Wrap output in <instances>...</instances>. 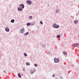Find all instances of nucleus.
Returning a JSON list of instances; mask_svg holds the SVG:
<instances>
[{"mask_svg": "<svg viewBox=\"0 0 79 79\" xmlns=\"http://www.w3.org/2000/svg\"><path fill=\"white\" fill-rule=\"evenodd\" d=\"M54 61L55 63H58L60 62V60H59V59L56 58H55L54 59Z\"/></svg>", "mask_w": 79, "mask_h": 79, "instance_id": "f257e3e1", "label": "nucleus"}, {"mask_svg": "<svg viewBox=\"0 0 79 79\" xmlns=\"http://www.w3.org/2000/svg\"><path fill=\"white\" fill-rule=\"evenodd\" d=\"M53 27H55V28H59L60 27L57 25H56V24H54L53 25Z\"/></svg>", "mask_w": 79, "mask_h": 79, "instance_id": "f03ea898", "label": "nucleus"}, {"mask_svg": "<svg viewBox=\"0 0 79 79\" xmlns=\"http://www.w3.org/2000/svg\"><path fill=\"white\" fill-rule=\"evenodd\" d=\"M78 46V44H73L72 45V47H77V46Z\"/></svg>", "mask_w": 79, "mask_h": 79, "instance_id": "7ed1b4c3", "label": "nucleus"}, {"mask_svg": "<svg viewBox=\"0 0 79 79\" xmlns=\"http://www.w3.org/2000/svg\"><path fill=\"white\" fill-rule=\"evenodd\" d=\"M19 6H20V7H21V8L23 9V8H24V5L23 4H22L19 5Z\"/></svg>", "mask_w": 79, "mask_h": 79, "instance_id": "20e7f679", "label": "nucleus"}, {"mask_svg": "<svg viewBox=\"0 0 79 79\" xmlns=\"http://www.w3.org/2000/svg\"><path fill=\"white\" fill-rule=\"evenodd\" d=\"M24 31V29L23 28L20 30V33H23Z\"/></svg>", "mask_w": 79, "mask_h": 79, "instance_id": "39448f33", "label": "nucleus"}, {"mask_svg": "<svg viewBox=\"0 0 79 79\" xmlns=\"http://www.w3.org/2000/svg\"><path fill=\"white\" fill-rule=\"evenodd\" d=\"M5 31H7V32H9L10 31V29L6 27L5 28Z\"/></svg>", "mask_w": 79, "mask_h": 79, "instance_id": "423d86ee", "label": "nucleus"}, {"mask_svg": "<svg viewBox=\"0 0 79 79\" xmlns=\"http://www.w3.org/2000/svg\"><path fill=\"white\" fill-rule=\"evenodd\" d=\"M27 3H28L29 5L31 4V1H27Z\"/></svg>", "mask_w": 79, "mask_h": 79, "instance_id": "0eeeda50", "label": "nucleus"}, {"mask_svg": "<svg viewBox=\"0 0 79 79\" xmlns=\"http://www.w3.org/2000/svg\"><path fill=\"white\" fill-rule=\"evenodd\" d=\"M11 23H14V22H15V20H14V19H12V20H11Z\"/></svg>", "mask_w": 79, "mask_h": 79, "instance_id": "6e6552de", "label": "nucleus"}, {"mask_svg": "<svg viewBox=\"0 0 79 79\" xmlns=\"http://www.w3.org/2000/svg\"><path fill=\"white\" fill-rule=\"evenodd\" d=\"M77 23H78L77 20H76L74 21V23H75V24H77Z\"/></svg>", "mask_w": 79, "mask_h": 79, "instance_id": "1a4fd4ad", "label": "nucleus"}, {"mask_svg": "<svg viewBox=\"0 0 79 79\" xmlns=\"http://www.w3.org/2000/svg\"><path fill=\"white\" fill-rule=\"evenodd\" d=\"M18 76L19 77H20V78L21 77V74H20L18 73Z\"/></svg>", "mask_w": 79, "mask_h": 79, "instance_id": "9d476101", "label": "nucleus"}, {"mask_svg": "<svg viewBox=\"0 0 79 79\" xmlns=\"http://www.w3.org/2000/svg\"><path fill=\"white\" fill-rule=\"evenodd\" d=\"M18 10L19 11H22V9L21 8H18Z\"/></svg>", "mask_w": 79, "mask_h": 79, "instance_id": "9b49d317", "label": "nucleus"}, {"mask_svg": "<svg viewBox=\"0 0 79 79\" xmlns=\"http://www.w3.org/2000/svg\"><path fill=\"white\" fill-rule=\"evenodd\" d=\"M28 34H29V32H27L25 33V35H28Z\"/></svg>", "mask_w": 79, "mask_h": 79, "instance_id": "f8f14e48", "label": "nucleus"}, {"mask_svg": "<svg viewBox=\"0 0 79 79\" xmlns=\"http://www.w3.org/2000/svg\"><path fill=\"white\" fill-rule=\"evenodd\" d=\"M26 64L27 66H29V64H30V63H29V62H27Z\"/></svg>", "mask_w": 79, "mask_h": 79, "instance_id": "ddd939ff", "label": "nucleus"}, {"mask_svg": "<svg viewBox=\"0 0 79 79\" xmlns=\"http://www.w3.org/2000/svg\"><path fill=\"white\" fill-rule=\"evenodd\" d=\"M31 25V24L30 23H28L27 24V26H30Z\"/></svg>", "mask_w": 79, "mask_h": 79, "instance_id": "4468645a", "label": "nucleus"}, {"mask_svg": "<svg viewBox=\"0 0 79 79\" xmlns=\"http://www.w3.org/2000/svg\"><path fill=\"white\" fill-rule=\"evenodd\" d=\"M63 54H64V55H67V53H66V52H63Z\"/></svg>", "mask_w": 79, "mask_h": 79, "instance_id": "2eb2a0df", "label": "nucleus"}, {"mask_svg": "<svg viewBox=\"0 0 79 79\" xmlns=\"http://www.w3.org/2000/svg\"><path fill=\"white\" fill-rule=\"evenodd\" d=\"M57 38H60V35H58L57 36Z\"/></svg>", "mask_w": 79, "mask_h": 79, "instance_id": "dca6fc26", "label": "nucleus"}, {"mask_svg": "<svg viewBox=\"0 0 79 79\" xmlns=\"http://www.w3.org/2000/svg\"><path fill=\"white\" fill-rule=\"evenodd\" d=\"M24 56H27V55L26 54V53H24Z\"/></svg>", "mask_w": 79, "mask_h": 79, "instance_id": "f3484780", "label": "nucleus"}, {"mask_svg": "<svg viewBox=\"0 0 79 79\" xmlns=\"http://www.w3.org/2000/svg\"><path fill=\"white\" fill-rule=\"evenodd\" d=\"M29 18H30V19H32V16H30Z\"/></svg>", "mask_w": 79, "mask_h": 79, "instance_id": "a211bd4d", "label": "nucleus"}, {"mask_svg": "<svg viewBox=\"0 0 79 79\" xmlns=\"http://www.w3.org/2000/svg\"><path fill=\"white\" fill-rule=\"evenodd\" d=\"M56 13H58L59 12V10H56Z\"/></svg>", "mask_w": 79, "mask_h": 79, "instance_id": "6ab92c4d", "label": "nucleus"}, {"mask_svg": "<svg viewBox=\"0 0 79 79\" xmlns=\"http://www.w3.org/2000/svg\"><path fill=\"white\" fill-rule=\"evenodd\" d=\"M34 66H36V67L37 66V64H34Z\"/></svg>", "mask_w": 79, "mask_h": 79, "instance_id": "aec40b11", "label": "nucleus"}, {"mask_svg": "<svg viewBox=\"0 0 79 79\" xmlns=\"http://www.w3.org/2000/svg\"><path fill=\"white\" fill-rule=\"evenodd\" d=\"M40 24H43V23H42V21H40Z\"/></svg>", "mask_w": 79, "mask_h": 79, "instance_id": "412c9836", "label": "nucleus"}, {"mask_svg": "<svg viewBox=\"0 0 79 79\" xmlns=\"http://www.w3.org/2000/svg\"><path fill=\"white\" fill-rule=\"evenodd\" d=\"M23 71H25V69H23Z\"/></svg>", "mask_w": 79, "mask_h": 79, "instance_id": "4be33fe9", "label": "nucleus"}, {"mask_svg": "<svg viewBox=\"0 0 79 79\" xmlns=\"http://www.w3.org/2000/svg\"><path fill=\"white\" fill-rule=\"evenodd\" d=\"M52 77H55V74H53V75H52Z\"/></svg>", "mask_w": 79, "mask_h": 79, "instance_id": "5701e85b", "label": "nucleus"}, {"mask_svg": "<svg viewBox=\"0 0 79 79\" xmlns=\"http://www.w3.org/2000/svg\"><path fill=\"white\" fill-rule=\"evenodd\" d=\"M5 72H6V71H5V70H4V72L5 73Z\"/></svg>", "mask_w": 79, "mask_h": 79, "instance_id": "b1692460", "label": "nucleus"}, {"mask_svg": "<svg viewBox=\"0 0 79 79\" xmlns=\"http://www.w3.org/2000/svg\"><path fill=\"white\" fill-rule=\"evenodd\" d=\"M79 46V44H78V46Z\"/></svg>", "mask_w": 79, "mask_h": 79, "instance_id": "393cba45", "label": "nucleus"}, {"mask_svg": "<svg viewBox=\"0 0 79 79\" xmlns=\"http://www.w3.org/2000/svg\"><path fill=\"white\" fill-rule=\"evenodd\" d=\"M76 40V38H75V40Z\"/></svg>", "mask_w": 79, "mask_h": 79, "instance_id": "a878e982", "label": "nucleus"}]
</instances>
